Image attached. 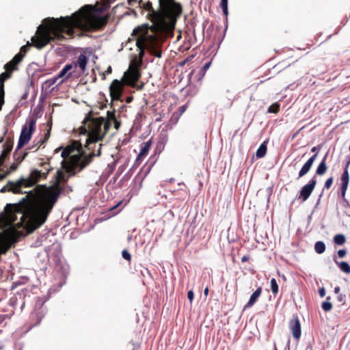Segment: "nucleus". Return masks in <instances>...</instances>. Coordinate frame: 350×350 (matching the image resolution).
Listing matches in <instances>:
<instances>
[{"label": "nucleus", "mask_w": 350, "mask_h": 350, "mask_svg": "<svg viewBox=\"0 0 350 350\" xmlns=\"http://www.w3.org/2000/svg\"><path fill=\"white\" fill-rule=\"evenodd\" d=\"M67 180L64 173L57 170L53 185L48 187L42 186L44 190L38 196L31 191V199L26 196L18 203L8 204L4 209L5 220L12 224L17 220V215L19 214L20 224L27 225L31 230L38 228L46 221L63 191L60 183Z\"/></svg>", "instance_id": "obj_1"}, {"label": "nucleus", "mask_w": 350, "mask_h": 350, "mask_svg": "<svg viewBox=\"0 0 350 350\" xmlns=\"http://www.w3.org/2000/svg\"><path fill=\"white\" fill-rule=\"evenodd\" d=\"M83 7L70 16L46 18L37 29L31 38L32 44L38 49L51 42H57L68 38H73L75 29L83 31H95L103 29L108 22L107 16L92 15L87 8Z\"/></svg>", "instance_id": "obj_2"}, {"label": "nucleus", "mask_w": 350, "mask_h": 350, "mask_svg": "<svg viewBox=\"0 0 350 350\" xmlns=\"http://www.w3.org/2000/svg\"><path fill=\"white\" fill-rule=\"evenodd\" d=\"M139 5L150 12L149 19L152 24L150 26L148 24H143L136 27L133 30L131 36L133 38L136 37V46L142 53L147 49L151 55L160 58L162 55V41L160 37L164 34L173 33L176 23L171 27L172 24H170L167 18L160 20L157 17L156 13L161 10L159 5V9L155 10L152 2H144L140 0Z\"/></svg>", "instance_id": "obj_3"}, {"label": "nucleus", "mask_w": 350, "mask_h": 350, "mask_svg": "<svg viewBox=\"0 0 350 350\" xmlns=\"http://www.w3.org/2000/svg\"><path fill=\"white\" fill-rule=\"evenodd\" d=\"M116 120L115 110L107 112L106 120L103 117L94 118L91 111L88 113L83 121V125L79 128L81 134L88 135L86 147L88 150L92 149V145L95 146L97 142L103 140L111 122Z\"/></svg>", "instance_id": "obj_4"}, {"label": "nucleus", "mask_w": 350, "mask_h": 350, "mask_svg": "<svg viewBox=\"0 0 350 350\" xmlns=\"http://www.w3.org/2000/svg\"><path fill=\"white\" fill-rule=\"evenodd\" d=\"M101 146L102 144H100L99 148L96 153L93 152L90 153L88 156L82 158L83 148L81 144L78 141H72L70 145H68L63 149L61 155L64 159H66L75 150H77L79 154L71 156L69 162H66L64 160L62 161V167L70 174V176L75 175L78 172L81 171L88 165L92 162L94 157H98L100 155Z\"/></svg>", "instance_id": "obj_5"}, {"label": "nucleus", "mask_w": 350, "mask_h": 350, "mask_svg": "<svg viewBox=\"0 0 350 350\" xmlns=\"http://www.w3.org/2000/svg\"><path fill=\"white\" fill-rule=\"evenodd\" d=\"M42 180H45V178L42 177L41 172L38 170V169L34 168L31 170L27 177H22L16 182H9L1 189V191L3 192L5 190H8L12 191L14 193H27L26 196H29V199H31L32 197V194H31V191H23V188L32 187ZM42 185L37 186L34 190H32L33 193H34L36 196H38L39 193L44 190L42 188Z\"/></svg>", "instance_id": "obj_6"}, {"label": "nucleus", "mask_w": 350, "mask_h": 350, "mask_svg": "<svg viewBox=\"0 0 350 350\" xmlns=\"http://www.w3.org/2000/svg\"><path fill=\"white\" fill-rule=\"evenodd\" d=\"M161 10L156 13L160 20L167 18L171 27L177 23L178 19L181 16L183 8L180 2L176 0H158Z\"/></svg>", "instance_id": "obj_7"}, {"label": "nucleus", "mask_w": 350, "mask_h": 350, "mask_svg": "<svg viewBox=\"0 0 350 350\" xmlns=\"http://www.w3.org/2000/svg\"><path fill=\"white\" fill-rule=\"evenodd\" d=\"M141 64V62H137L136 60L131 62L128 70L124 73L122 78L126 85L131 88L137 87V83L142 75L140 72Z\"/></svg>", "instance_id": "obj_8"}, {"label": "nucleus", "mask_w": 350, "mask_h": 350, "mask_svg": "<svg viewBox=\"0 0 350 350\" xmlns=\"http://www.w3.org/2000/svg\"><path fill=\"white\" fill-rule=\"evenodd\" d=\"M36 120L31 118L27 120L25 124L22 127L21 133L19 137L17 149H20L27 144L36 130Z\"/></svg>", "instance_id": "obj_9"}, {"label": "nucleus", "mask_w": 350, "mask_h": 350, "mask_svg": "<svg viewBox=\"0 0 350 350\" xmlns=\"http://www.w3.org/2000/svg\"><path fill=\"white\" fill-rule=\"evenodd\" d=\"M44 302L40 298H38L36 300L35 308L29 316V322L31 327L39 325L46 313V308L44 307Z\"/></svg>", "instance_id": "obj_10"}, {"label": "nucleus", "mask_w": 350, "mask_h": 350, "mask_svg": "<svg viewBox=\"0 0 350 350\" xmlns=\"http://www.w3.org/2000/svg\"><path fill=\"white\" fill-rule=\"evenodd\" d=\"M124 85L125 84L122 80L114 79L112 81L109 87V93L112 101L120 99L123 92Z\"/></svg>", "instance_id": "obj_11"}, {"label": "nucleus", "mask_w": 350, "mask_h": 350, "mask_svg": "<svg viewBox=\"0 0 350 350\" xmlns=\"http://www.w3.org/2000/svg\"><path fill=\"white\" fill-rule=\"evenodd\" d=\"M317 185V179L316 176H314L308 182V184L304 185L300 192L299 196L298 197L299 199H301L303 202L307 200L312 192L313 191L315 186Z\"/></svg>", "instance_id": "obj_12"}, {"label": "nucleus", "mask_w": 350, "mask_h": 350, "mask_svg": "<svg viewBox=\"0 0 350 350\" xmlns=\"http://www.w3.org/2000/svg\"><path fill=\"white\" fill-rule=\"evenodd\" d=\"M349 164H350V161H349L347 163L345 169L340 177V181H341L340 193H341V196L342 198H344L345 196V193H346V191H347V189L348 187V185H349V172H348V167H349Z\"/></svg>", "instance_id": "obj_13"}, {"label": "nucleus", "mask_w": 350, "mask_h": 350, "mask_svg": "<svg viewBox=\"0 0 350 350\" xmlns=\"http://www.w3.org/2000/svg\"><path fill=\"white\" fill-rule=\"evenodd\" d=\"M289 328L295 339L299 340L301 334V323L297 317L291 319L289 322Z\"/></svg>", "instance_id": "obj_14"}, {"label": "nucleus", "mask_w": 350, "mask_h": 350, "mask_svg": "<svg viewBox=\"0 0 350 350\" xmlns=\"http://www.w3.org/2000/svg\"><path fill=\"white\" fill-rule=\"evenodd\" d=\"M317 153L314 154L304 163L299 172V178L303 177L310 171L317 158Z\"/></svg>", "instance_id": "obj_15"}, {"label": "nucleus", "mask_w": 350, "mask_h": 350, "mask_svg": "<svg viewBox=\"0 0 350 350\" xmlns=\"http://www.w3.org/2000/svg\"><path fill=\"white\" fill-rule=\"evenodd\" d=\"M73 68L79 67L81 71L83 73L86 70L88 64V58L84 54H80L76 62L72 63Z\"/></svg>", "instance_id": "obj_16"}, {"label": "nucleus", "mask_w": 350, "mask_h": 350, "mask_svg": "<svg viewBox=\"0 0 350 350\" xmlns=\"http://www.w3.org/2000/svg\"><path fill=\"white\" fill-rule=\"evenodd\" d=\"M51 126H52V120H51L50 122H48L47 126L49 127L47 129L46 133L44 134V139H39L36 144L35 146H33L32 147L29 148V150L33 149L34 147L36 148V150H37L43 144H44L49 138L51 131Z\"/></svg>", "instance_id": "obj_17"}, {"label": "nucleus", "mask_w": 350, "mask_h": 350, "mask_svg": "<svg viewBox=\"0 0 350 350\" xmlns=\"http://www.w3.org/2000/svg\"><path fill=\"white\" fill-rule=\"evenodd\" d=\"M37 169L41 172L42 177L45 179L47 178L49 172L53 170L49 161L41 162L39 165V168Z\"/></svg>", "instance_id": "obj_18"}, {"label": "nucleus", "mask_w": 350, "mask_h": 350, "mask_svg": "<svg viewBox=\"0 0 350 350\" xmlns=\"http://www.w3.org/2000/svg\"><path fill=\"white\" fill-rule=\"evenodd\" d=\"M328 156V152L325 154V155L323 157V159L319 164L317 170H316V174L319 176H322L325 174V172L327 170V165L326 163V160Z\"/></svg>", "instance_id": "obj_19"}, {"label": "nucleus", "mask_w": 350, "mask_h": 350, "mask_svg": "<svg viewBox=\"0 0 350 350\" xmlns=\"http://www.w3.org/2000/svg\"><path fill=\"white\" fill-rule=\"evenodd\" d=\"M261 293H262V288L260 286L252 294L248 302L245 306V308L252 307L256 302L258 299L260 297Z\"/></svg>", "instance_id": "obj_20"}, {"label": "nucleus", "mask_w": 350, "mask_h": 350, "mask_svg": "<svg viewBox=\"0 0 350 350\" xmlns=\"http://www.w3.org/2000/svg\"><path fill=\"white\" fill-rule=\"evenodd\" d=\"M151 146H152V140L151 139H149L148 142L144 143L142 146L141 151L137 157V160H140V159H143L144 157H145L148 154Z\"/></svg>", "instance_id": "obj_21"}, {"label": "nucleus", "mask_w": 350, "mask_h": 350, "mask_svg": "<svg viewBox=\"0 0 350 350\" xmlns=\"http://www.w3.org/2000/svg\"><path fill=\"white\" fill-rule=\"evenodd\" d=\"M11 76H12V72H10L6 70H5V72H2L0 75V91L5 92L4 91V83L7 79H10L11 77Z\"/></svg>", "instance_id": "obj_22"}, {"label": "nucleus", "mask_w": 350, "mask_h": 350, "mask_svg": "<svg viewBox=\"0 0 350 350\" xmlns=\"http://www.w3.org/2000/svg\"><path fill=\"white\" fill-rule=\"evenodd\" d=\"M267 153V143L264 142L258 148L256 155L257 158H262Z\"/></svg>", "instance_id": "obj_23"}, {"label": "nucleus", "mask_w": 350, "mask_h": 350, "mask_svg": "<svg viewBox=\"0 0 350 350\" xmlns=\"http://www.w3.org/2000/svg\"><path fill=\"white\" fill-rule=\"evenodd\" d=\"M18 149L16 148V150L14 151V158L16 162H17L18 163H21L24 160V159L26 157V156L27 155V152H18Z\"/></svg>", "instance_id": "obj_24"}, {"label": "nucleus", "mask_w": 350, "mask_h": 350, "mask_svg": "<svg viewBox=\"0 0 350 350\" xmlns=\"http://www.w3.org/2000/svg\"><path fill=\"white\" fill-rule=\"evenodd\" d=\"M334 262L338 265L340 269L345 272V273H350V265L347 262H338L336 259H334Z\"/></svg>", "instance_id": "obj_25"}, {"label": "nucleus", "mask_w": 350, "mask_h": 350, "mask_svg": "<svg viewBox=\"0 0 350 350\" xmlns=\"http://www.w3.org/2000/svg\"><path fill=\"white\" fill-rule=\"evenodd\" d=\"M315 252L318 254H322L325 250V245L323 241H317L314 245Z\"/></svg>", "instance_id": "obj_26"}, {"label": "nucleus", "mask_w": 350, "mask_h": 350, "mask_svg": "<svg viewBox=\"0 0 350 350\" xmlns=\"http://www.w3.org/2000/svg\"><path fill=\"white\" fill-rule=\"evenodd\" d=\"M330 297H327L326 298V301L322 303L321 307L323 310L325 312H329L332 309V304L329 301Z\"/></svg>", "instance_id": "obj_27"}, {"label": "nucleus", "mask_w": 350, "mask_h": 350, "mask_svg": "<svg viewBox=\"0 0 350 350\" xmlns=\"http://www.w3.org/2000/svg\"><path fill=\"white\" fill-rule=\"evenodd\" d=\"M13 146V142L11 139H8L3 145V151L5 154H9Z\"/></svg>", "instance_id": "obj_28"}, {"label": "nucleus", "mask_w": 350, "mask_h": 350, "mask_svg": "<svg viewBox=\"0 0 350 350\" xmlns=\"http://www.w3.org/2000/svg\"><path fill=\"white\" fill-rule=\"evenodd\" d=\"M4 68L6 71L10 72H12L13 71L18 70V67L12 60L5 64Z\"/></svg>", "instance_id": "obj_29"}, {"label": "nucleus", "mask_w": 350, "mask_h": 350, "mask_svg": "<svg viewBox=\"0 0 350 350\" xmlns=\"http://www.w3.org/2000/svg\"><path fill=\"white\" fill-rule=\"evenodd\" d=\"M345 237L341 234H336L334 237V241L337 245H343L345 243Z\"/></svg>", "instance_id": "obj_30"}, {"label": "nucleus", "mask_w": 350, "mask_h": 350, "mask_svg": "<svg viewBox=\"0 0 350 350\" xmlns=\"http://www.w3.org/2000/svg\"><path fill=\"white\" fill-rule=\"evenodd\" d=\"M73 68V64H66L63 69L59 72V73L57 75L58 77L62 78L64 77L66 74L70 71Z\"/></svg>", "instance_id": "obj_31"}, {"label": "nucleus", "mask_w": 350, "mask_h": 350, "mask_svg": "<svg viewBox=\"0 0 350 350\" xmlns=\"http://www.w3.org/2000/svg\"><path fill=\"white\" fill-rule=\"evenodd\" d=\"M280 104L274 103L270 105L267 109L268 113H277L280 111Z\"/></svg>", "instance_id": "obj_32"}, {"label": "nucleus", "mask_w": 350, "mask_h": 350, "mask_svg": "<svg viewBox=\"0 0 350 350\" xmlns=\"http://www.w3.org/2000/svg\"><path fill=\"white\" fill-rule=\"evenodd\" d=\"M271 283V289L272 293L275 295L278 293V285L275 278H272L270 281Z\"/></svg>", "instance_id": "obj_33"}, {"label": "nucleus", "mask_w": 350, "mask_h": 350, "mask_svg": "<svg viewBox=\"0 0 350 350\" xmlns=\"http://www.w3.org/2000/svg\"><path fill=\"white\" fill-rule=\"evenodd\" d=\"M122 201H120L116 205L113 206L109 209V211L111 213L112 215L118 214L121 211V208H120L119 206L122 204Z\"/></svg>", "instance_id": "obj_34"}, {"label": "nucleus", "mask_w": 350, "mask_h": 350, "mask_svg": "<svg viewBox=\"0 0 350 350\" xmlns=\"http://www.w3.org/2000/svg\"><path fill=\"white\" fill-rule=\"evenodd\" d=\"M220 7L222 9V11L225 16H227L228 14V0H221Z\"/></svg>", "instance_id": "obj_35"}, {"label": "nucleus", "mask_w": 350, "mask_h": 350, "mask_svg": "<svg viewBox=\"0 0 350 350\" xmlns=\"http://www.w3.org/2000/svg\"><path fill=\"white\" fill-rule=\"evenodd\" d=\"M24 57H22V55L21 54H16L14 57L13 59H12V61L15 64V65H16V66L18 67V65L21 62V61L23 60Z\"/></svg>", "instance_id": "obj_36"}, {"label": "nucleus", "mask_w": 350, "mask_h": 350, "mask_svg": "<svg viewBox=\"0 0 350 350\" xmlns=\"http://www.w3.org/2000/svg\"><path fill=\"white\" fill-rule=\"evenodd\" d=\"M24 57H22V55L21 54H16L14 57L13 59H12V61L15 64V65H16V66L18 67V65L21 62V61L23 60Z\"/></svg>", "instance_id": "obj_37"}, {"label": "nucleus", "mask_w": 350, "mask_h": 350, "mask_svg": "<svg viewBox=\"0 0 350 350\" xmlns=\"http://www.w3.org/2000/svg\"><path fill=\"white\" fill-rule=\"evenodd\" d=\"M122 258L129 261V262H131V255L130 254V253L126 250H123L122 252Z\"/></svg>", "instance_id": "obj_38"}, {"label": "nucleus", "mask_w": 350, "mask_h": 350, "mask_svg": "<svg viewBox=\"0 0 350 350\" xmlns=\"http://www.w3.org/2000/svg\"><path fill=\"white\" fill-rule=\"evenodd\" d=\"M333 181H334V178L332 176L327 178L325 183L324 188L326 189H330V187L333 183Z\"/></svg>", "instance_id": "obj_39"}, {"label": "nucleus", "mask_w": 350, "mask_h": 350, "mask_svg": "<svg viewBox=\"0 0 350 350\" xmlns=\"http://www.w3.org/2000/svg\"><path fill=\"white\" fill-rule=\"evenodd\" d=\"M58 79H59V77H58V75H57L55 77H53L51 79H49L46 80V84H47L49 86H51V85H54L57 82Z\"/></svg>", "instance_id": "obj_40"}, {"label": "nucleus", "mask_w": 350, "mask_h": 350, "mask_svg": "<svg viewBox=\"0 0 350 350\" xmlns=\"http://www.w3.org/2000/svg\"><path fill=\"white\" fill-rule=\"evenodd\" d=\"M29 50V46L28 45H24L23 46L21 49H20V51L18 54H21L22 55V57H25L26 53H27Z\"/></svg>", "instance_id": "obj_41"}, {"label": "nucleus", "mask_w": 350, "mask_h": 350, "mask_svg": "<svg viewBox=\"0 0 350 350\" xmlns=\"http://www.w3.org/2000/svg\"><path fill=\"white\" fill-rule=\"evenodd\" d=\"M10 245L9 244H5L0 245V254H5L7 250L9 249Z\"/></svg>", "instance_id": "obj_42"}, {"label": "nucleus", "mask_w": 350, "mask_h": 350, "mask_svg": "<svg viewBox=\"0 0 350 350\" xmlns=\"http://www.w3.org/2000/svg\"><path fill=\"white\" fill-rule=\"evenodd\" d=\"M211 64V62H208L207 63H206L203 67L202 68V70L201 72H202V75H204L205 74V72H206V70L209 68Z\"/></svg>", "instance_id": "obj_43"}, {"label": "nucleus", "mask_w": 350, "mask_h": 350, "mask_svg": "<svg viewBox=\"0 0 350 350\" xmlns=\"http://www.w3.org/2000/svg\"><path fill=\"white\" fill-rule=\"evenodd\" d=\"M4 96L5 92L0 91V111L1 110L2 106L4 104Z\"/></svg>", "instance_id": "obj_44"}, {"label": "nucleus", "mask_w": 350, "mask_h": 350, "mask_svg": "<svg viewBox=\"0 0 350 350\" xmlns=\"http://www.w3.org/2000/svg\"><path fill=\"white\" fill-rule=\"evenodd\" d=\"M9 154H4V151L3 150L1 155H0V167L3 164L6 157L8 156Z\"/></svg>", "instance_id": "obj_45"}, {"label": "nucleus", "mask_w": 350, "mask_h": 350, "mask_svg": "<svg viewBox=\"0 0 350 350\" xmlns=\"http://www.w3.org/2000/svg\"><path fill=\"white\" fill-rule=\"evenodd\" d=\"M347 254V251L345 250L341 249L338 251V255L340 258H343Z\"/></svg>", "instance_id": "obj_46"}, {"label": "nucleus", "mask_w": 350, "mask_h": 350, "mask_svg": "<svg viewBox=\"0 0 350 350\" xmlns=\"http://www.w3.org/2000/svg\"><path fill=\"white\" fill-rule=\"evenodd\" d=\"M187 297H188L189 300L190 301V302L191 303L194 298V293L192 291H189L187 293Z\"/></svg>", "instance_id": "obj_47"}, {"label": "nucleus", "mask_w": 350, "mask_h": 350, "mask_svg": "<svg viewBox=\"0 0 350 350\" xmlns=\"http://www.w3.org/2000/svg\"><path fill=\"white\" fill-rule=\"evenodd\" d=\"M187 108V105H184L178 108V111H179L180 115L183 114Z\"/></svg>", "instance_id": "obj_48"}, {"label": "nucleus", "mask_w": 350, "mask_h": 350, "mask_svg": "<svg viewBox=\"0 0 350 350\" xmlns=\"http://www.w3.org/2000/svg\"><path fill=\"white\" fill-rule=\"evenodd\" d=\"M113 122V124H114V127H115V129H116V130H118V129L120 128V124H121L120 122V121H118V120L116 119V120H114Z\"/></svg>", "instance_id": "obj_49"}, {"label": "nucleus", "mask_w": 350, "mask_h": 350, "mask_svg": "<svg viewBox=\"0 0 350 350\" xmlns=\"http://www.w3.org/2000/svg\"><path fill=\"white\" fill-rule=\"evenodd\" d=\"M319 295L321 297H323L325 295V288L323 287V288H321L319 291Z\"/></svg>", "instance_id": "obj_50"}, {"label": "nucleus", "mask_w": 350, "mask_h": 350, "mask_svg": "<svg viewBox=\"0 0 350 350\" xmlns=\"http://www.w3.org/2000/svg\"><path fill=\"white\" fill-rule=\"evenodd\" d=\"M111 72H112V68H111V67L109 66L107 68V69L105 70V72H104V74H103V75H104V77H103V79L105 78V75L111 74Z\"/></svg>", "instance_id": "obj_51"}, {"label": "nucleus", "mask_w": 350, "mask_h": 350, "mask_svg": "<svg viewBox=\"0 0 350 350\" xmlns=\"http://www.w3.org/2000/svg\"><path fill=\"white\" fill-rule=\"evenodd\" d=\"M18 164H19V163H18L17 162H16V163H13V164L11 165V167H10L11 170H12V171L16 170V168L18 167Z\"/></svg>", "instance_id": "obj_52"}, {"label": "nucleus", "mask_w": 350, "mask_h": 350, "mask_svg": "<svg viewBox=\"0 0 350 350\" xmlns=\"http://www.w3.org/2000/svg\"><path fill=\"white\" fill-rule=\"evenodd\" d=\"M249 260V257L247 256H243L242 258H241V262H245Z\"/></svg>", "instance_id": "obj_53"}, {"label": "nucleus", "mask_w": 350, "mask_h": 350, "mask_svg": "<svg viewBox=\"0 0 350 350\" xmlns=\"http://www.w3.org/2000/svg\"><path fill=\"white\" fill-rule=\"evenodd\" d=\"M340 288L339 286L335 287V288H334L335 293H336V294L340 292Z\"/></svg>", "instance_id": "obj_54"}, {"label": "nucleus", "mask_w": 350, "mask_h": 350, "mask_svg": "<svg viewBox=\"0 0 350 350\" xmlns=\"http://www.w3.org/2000/svg\"><path fill=\"white\" fill-rule=\"evenodd\" d=\"M204 295H205V296H207V295H208V287H206V288L204 289Z\"/></svg>", "instance_id": "obj_55"}, {"label": "nucleus", "mask_w": 350, "mask_h": 350, "mask_svg": "<svg viewBox=\"0 0 350 350\" xmlns=\"http://www.w3.org/2000/svg\"><path fill=\"white\" fill-rule=\"evenodd\" d=\"M188 59H189L188 58H187V59H185V60H184L183 62H182L180 64L181 66L185 65V64H186V62H187Z\"/></svg>", "instance_id": "obj_56"}, {"label": "nucleus", "mask_w": 350, "mask_h": 350, "mask_svg": "<svg viewBox=\"0 0 350 350\" xmlns=\"http://www.w3.org/2000/svg\"><path fill=\"white\" fill-rule=\"evenodd\" d=\"M143 86H144V84H142L141 85H139V86L137 85L136 88L137 90H142L143 88Z\"/></svg>", "instance_id": "obj_57"}, {"label": "nucleus", "mask_w": 350, "mask_h": 350, "mask_svg": "<svg viewBox=\"0 0 350 350\" xmlns=\"http://www.w3.org/2000/svg\"><path fill=\"white\" fill-rule=\"evenodd\" d=\"M132 100H133L132 97H128L127 99H126V102L127 103H130Z\"/></svg>", "instance_id": "obj_58"}, {"label": "nucleus", "mask_w": 350, "mask_h": 350, "mask_svg": "<svg viewBox=\"0 0 350 350\" xmlns=\"http://www.w3.org/2000/svg\"><path fill=\"white\" fill-rule=\"evenodd\" d=\"M3 319H4V316L1 315L0 316V323L2 322Z\"/></svg>", "instance_id": "obj_59"}, {"label": "nucleus", "mask_w": 350, "mask_h": 350, "mask_svg": "<svg viewBox=\"0 0 350 350\" xmlns=\"http://www.w3.org/2000/svg\"><path fill=\"white\" fill-rule=\"evenodd\" d=\"M317 148L316 146L313 147V148H312V150H312V152H315V151L317 150Z\"/></svg>", "instance_id": "obj_60"}, {"label": "nucleus", "mask_w": 350, "mask_h": 350, "mask_svg": "<svg viewBox=\"0 0 350 350\" xmlns=\"http://www.w3.org/2000/svg\"><path fill=\"white\" fill-rule=\"evenodd\" d=\"M61 149H62V147H59V148H57V149L55 150V152H58L59 150H60Z\"/></svg>", "instance_id": "obj_61"}, {"label": "nucleus", "mask_w": 350, "mask_h": 350, "mask_svg": "<svg viewBox=\"0 0 350 350\" xmlns=\"http://www.w3.org/2000/svg\"><path fill=\"white\" fill-rule=\"evenodd\" d=\"M109 2H113L115 0H107Z\"/></svg>", "instance_id": "obj_62"}, {"label": "nucleus", "mask_w": 350, "mask_h": 350, "mask_svg": "<svg viewBox=\"0 0 350 350\" xmlns=\"http://www.w3.org/2000/svg\"><path fill=\"white\" fill-rule=\"evenodd\" d=\"M70 75H71V73L68 74V75L66 77V78H68Z\"/></svg>", "instance_id": "obj_63"}, {"label": "nucleus", "mask_w": 350, "mask_h": 350, "mask_svg": "<svg viewBox=\"0 0 350 350\" xmlns=\"http://www.w3.org/2000/svg\"><path fill=\"white\" fill-rule=\"evenodd\" d=\"M2 142V139H0V142Z\"/></svg>", "instance_id": "obj_64"}]
</instances>
